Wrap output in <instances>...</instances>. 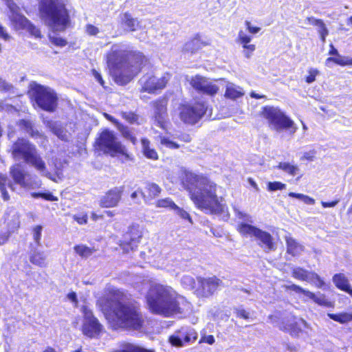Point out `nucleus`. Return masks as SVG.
I'll use <instances>...</instances> for the list:
<instances>
[{
    "mask_svg": "<svg viewBox=\"0 0 352 352\" xmlns=\"http://www.w3.org/2000/svg\"><path fill=\"white\" fill-rule=\"evenodd\" d=\"M122 20L130 31H135L139 26V22L137 19L132 18L128 13H125L123 15Z\"/></svg>",
    "mask_w": 352,
    "mask_h": 352,
    "instance_id": "nucleus-36",
    "label": "nucleus"
},
{
    "mask_svg": "<svg viewBox=\"0 0 352 352\" xmlns=\"http://www.w3.org/2000/svg\"><path fill=\"white\" fill-rule=\"evenodd\" d=\"M308 76L306 77V82L309 84L316 80V77L320 74V72L315 68H310L308 70Z\"/></svg>",
    "mask_w": 352,
    "mask_h": 352,
    "instance_id": "nucleus-50",
    "label": "nucleus"
},
{
    "mask_svg": "<svg viewBox=\"0 0 352 352\" xmlns=\"http://www.w3.org/2000/svg\"><path fill=\"white\" fill-rule=\"evenodd\" d=\"M74 219L79 224H86L87 223V214L83 213L75 214L74 215Z\"/></svg>",
    "mask_w": 352,
    "mask_h": 352,
    "instance_id": "nucleus-57",
    "label": "nucleus"
},
{
    "mask_svg": "<svg viewBox=\"0 0 352 352\" xmlns=\"http://www.w3.org/2000/svg\"><path fill=\"white\" fill-rule=\"evenodd\" d=\"M184 173L182 183L195 206L205 213L218 214L220 204L217 195V184L203 175L186 171Z\"/></svg>",
    "mask_w": 352,
    "mask_h": 352,
    "instance_id": "nucleus-2",
    "label": "nucleus"
},
{
    "mask_svg": "<svg viewBox=\"0 0 352 352\" xmlns=\"http://www.w3.org/2000/svg\"><path fill=\"white\" fill-rule=\"evenodd\" d=\"M287 330L292 336L304 337L309 335L311 328L305 320L298 318L288 325Z\"/></svg>",
    "mask_w": 352,
    "mask_h": 352,
    "instance_id": "nucleus-24",
    "label": "nucleus"
},
{
    "mask_svg": "<svg viewBox=\"0 0 352 352\" xmlns=\"http://www.w3.org/2000/svg\"><path fill=\"white\" fill-rule=\"evenodd\" d=\"M252 37L245 31L240 30L238 33L237 42L239 44H248L250 43Z\"/></svg>",
    "mask_w": 352,
    "mask_h": 352,
    "instance_id": "nucleus-46",
    "label": "nucleus"
},
{
    "mask_svg": "<svg viewBox=\"0 0 352 352\" xmlns=\"http://www.w3.org/2000/svg\"><path fill=\"white\" fill-rule=\"evenodd\" d=\"M139 195H141L144 198L145 202L147 201L146 196L144 195V193L142 192L141 189H138L136 191L133 192L131 195V197L132 199L135 200Z\"/></svg>",
    "mask_w": 352,
    "mask_h": 352,
    "instance_id": "nucleus-60",
    "label": "nucleus"
},
{
    "mask_svg": "<svg viewBox=\"0 0 352 352\" xmlns=\"http://www.w3.org/2000/svg\"><path fill=\"white\" fill-rule=\"evenodd\" d=\"M338 202H339L338 200L333 201L331 202L322 201L321 204L324 208H332V207L336 206Z\"/></svg>",
    "mask_w": 352,
    "mask_h": 352,
    "instance_id": "nucleus-64",
    "label": "nucleus"
},
{
    "mask_svg": "<svg viewBox=\"0 0 352 352\" xmlns=\"http://www.w3.org/2000/svg\"><path fill=\"white\" fill-rule=\"evenodd\" d=\"M239 232L243 234L254 236L259 241V245L267 252L274 250L275 245L271 234L249 224L242 223L239 227Z\"/></svg>",
    "mask_w": 352,
    "mask_h": 352,
    "instance_id": "nucleus-10",
    "label": "nucleus"
},
{
    "mask_svg": "<svg viewBox=\"0 0 352 352\" xmlns=\"http://www.w3.org/2000/svg\"><path fill=\"white\" fill-rule=\"evenodd\" d=\"M197 339V333L190 327H183L169 337L172 346L181 347L184 343H188Z\"/></svg>",
    "mask_w": 352,
    "mask_h": 352,
    "instance_id": "nucleus-17",
    "label": "nucleus"
},
{
    "mask_svg": "<svg viewBox=\"0 0 352 352\" xmlns=\"http://www.w3.org/2000/svg\"><path fill=\"white\" fill-rule=\"evenodd\" d=\"M234 313L238 318L248 320L250 318V313L242 307L234 308Z\"/></svg>",
    "mask_w": 352,
    "mask_h": 352,
    "instance_id": "nucleus-49",
    "label": "nucleus"
},
{
    "mask_svg": "<svg viewBox=\"0 0 352 352\" xmlns=\"http://www.w3.org/2000/svg\"><path fill=\"white\" fill-rule=\"evenodd\" d=\"M160 144L165 148L170 149H177L179 148V145L177 142L171 140L168 138L160 136Z\"/></svg>",
    "mask_w": 352,
    "mask_h": 352,
    "instance_id": "nucleus-43",
    "label": "nucleus"
},
{
    "mask_svg": "<svg viewBox=\"0 0 352 352\" xmlns=\"http://www.w3.org/2000/svg\"><path fill=\"white\" fill-rule=\"evenodd\" d=\"M243 49H244V51H243V54H244V56L249 58H250V56H252V53L256 50V46L255 45H253V44H241Z\"/></svg>",
    "mask_w": 352,
    "mask_h": 352,
    "instance_id": "nucleus-52",
    "label": "nucleus"
},
{
    "mask_svg": "<svg viewBox=\"0 0 352 352\" xmlns=\"http://www.w3.org/2000/svg\"><path fill=\"white\" fill-rule=\"evenodd\" d=\"M327 316L333 320L338 322L340 324H346L352 322V313L341 312L339 314L328 313Z\"/></svg>",
    "mask_w": 352,
    "mask_h": 352,
    "instance_id": "nucleus-32",
    "label": "nucleus"
},
{
    "mask_svg": "<svg viewBox=\"0 0 352 352\" xmlns=\"http://www.w3.org/2000/svg\"><path fill=\"white\" fill-rule=\"evenodd\" d=\"M146 189L148 192L146 197L147 201L151 199H154L160 195L162 192V188L155 183H149L146 185Z\"/></svg>",
    "mask_w": 352,
    "mask_h": 352,
    "instance_id": "nucleus-37",
    "label": "nucleus"
},
{
    "mask_svg": "<svg viewBox=\"0 0 352 352\" xmlns=\"http://www.w3.org/2000/svg\"><path fill=\"white\" fill-rule=\"evenodd\" d=\"M11 14L10 16L12 25L16 30H26L31 35L35 38H41V31L36 26L32 25L27 18L21 14L19 12V8L13 2L8 3Z\"/></svg>",
    "mask_w": 352,
    "mask_h": 352,
    "instance_id": "nucleus-9",
    "label": "nucleus"
},
{
    "mask_svg": "<svg viewBox=\"0 0 352 352\" xmlns=\"http://www.w3.org/2000/svg\"><path fill=\"white\" fill-rule=\"evenodd\" d=\"M46 124L60 140L65 142L70 140L71 133L68 132L60 123L54 121H47Z\"/></svg>",
    "mask_w": 352,
    "mask_h": 352,
    "instance_id": "nucleus-25",
    "label": "nucleus"
},
{
    "mask_svg": "<svg viewBox=\"0 0 352 352\" xmlns=\"http://www.w3.org/2000/svg\"><path fill=\"white\" fill-rule=\"evenodd\" d=\"M286 188V185L280 182H270L267 183V188L269 191H275L278 190H283Z\"/></svg>",
    "mask_w": 352,
    "mask_h": 352,
    "instance_id": "nucleus-47",
    "label": "nucleus"
},
{
    "mask_svg": "<svg viewBox=\"0 0 352 352\" xmlns=\"http://www.w3.org/2000/svg\"><path fill=\"white\" fill-rule=\"evenodd\" d=\"M201 46V43L200 40L197 38H195L191 41L187 42L184 45V50L187 52H190L192 53L198 50Z\"/></svg>",
    "mask_w": 352,
    "mask_h": 352,
    "instance_id": "nucleus-42",
    "label": "nucleus"
},
{
    "mask_svg": "<svg viewBox=\"0 0 352 352\" xmlns=\"http://www.w3.org/2000/svg\"><path fill=\"white\" fill-rule=\"evenodd\" d=\"M118 129L124 138L131 141L133 144H135L137 139L133 132L129 127L124 126L123 125H119Z\"/></svg>",
    "mask_w": 352,
    "mask_h": 352,
    "instance_id": "nucleus-40",
    "label": "nucleus"
},
{
    "mask_svg": "<svg viewBox=\"0 0 352 352\" xmlns=\"http://www.w3.org/2000/svg\"><path fill=\"white\" fill-rule=\"evenodd\" d=\"M206 111V106L204 102L185 104L180 107L179 117L184 123L195 124L204 116Z\"/></svg>",
    "mask_w": 352,
    "mask_h": 352,
    "instance_id": "nucleus-11",
    "label": "nucleus"
},
{
    "mask_svg": "<svg viewBox=\"0 0 352 352\" xmlns=\"http://www.w3.org/2000/svg\"><path fill=\"white\" fill-rule=\"evenodd\" d=\"M13 89L12 84L0 78V90L5 92H10Z\"/></svg>",
    "mask_w": 352,
    "mask_h": 352,
    "instance_id": "nucleus-55",
    "label": "nucleus"
},
{
    "mask_svg": "<svg viewBox=\"0 0 352 352\" xmlns=\"http://www.w3.org/2000/svg\"><path fill=\"white\" fill-rule=\"evenodd\" d=\"M190 84L198 91L211 96L215 94L219 89L218 86L212 81L199 75L192 77Z\"/></svg>",
    "mask_w": 352,
    "mask_h": 352,
    "instance_id": "nucleus-19",
    "label": "nucleus"
},
{
    "mask_svg": "<svg viewBox=\"0 0 352 352\" xmlns=\"http://www.w3.org/2000/svg\"><path fill=\"white\" fill-rule=\"evenodd\" d=\"M122 294L117 292L110 300H107V307L102 310L111 328L119 329H140L144 322V318L138 308L131 303L125 302L122 298Z\"/></svg>",
    "mask_w": 352,
    "mask_h": 352,
    "instance_id": "nucleus-3",
    "label": "nucleus"
},
{
    "mask_svg": "<svg viewBox=\"0 0 352 352\" xmlns=\"http://www.w3.org/2000/svg\"><path fill=\"white\" fill-rule=\"evenodd\" d=\"M31 89L36 104L41 109L47 111H54L57 97L51 89L34 83L32 85Z\"/></svg>",
    "mask_w": 352,
    "mask_h": 352,
    "instance_id": "nucleus-8",
    "label": "nucleus"
},
{
    "mask_svg": "<svg viewBox=\"0 0 352 352\" xmlns=\"http://www.w3.org/2000/svg\"><path fill=\"white\" fill-rule=\"evenodd\" d=\"M86 32L90 36H96L99 33V29L91 24H88L85 28Z\"/></svg>",
    "mask_w": 352,
    "mask_h": 352,
    "instance_id": "nucleus-58",
    "label": "nucleus"
},
{
    "mask_svg": "<svg viewBox=\"0 0 352 352\" xmlns=\"http://www.w3.org/2000/svg\"><path fill=\"white\" fill-rule=\"evenodd\" d=\"M96 144L100 151L112 157L120 154L129 159V155L127 153L125 147L118 140L113 132L111 131H103L97 139Z\"/></svg>",
    "mask_w": 352,
    "mask_h": 352,
    "instance_id": "nucleus-7",
    "label": "nucleus"
},
{
    "mask_svg": "<svg viewBox=\"0 0 352 352\" xmlns=\"http://www.w3.org/2000/svg\"><path fill=\"white\" fill-rule=\"evenodd\" d=\"M19 126L23 129L27 133H28L32 138H44V136L38 131L34 130L33 128L32 123L30 121L25 120H21L18 122Z\"/></svg>",
    "mask_w": 352,
    "mask_h": 352,
    "instance_id": "nucleus-29",
    "label": "nucleus"
},
{
    "mask_svg": "<svg viewBox=\"0 0 352 352\" xmlns=\"http://www.w3.org/2000/svg\"><path fill=\"white\" fill-rule=\"evenodd\" d=\"M169 80L170 75L168 74H164L161 77L153 74H146L139 80L140 91L154 94L157 90L164 89Z\"/></svg>",
    "mask_w": 352,
    "mask_h": 352,
    "instance_id": "nucleus-12",
    "label": "nucleus"
},
{
    "mask_svg": "<svg viewBox=\"0 0 352 352\" xmlns=\"http://www.w3.org/2000/svg\"><path fill=\"white\" fill-rule=\"evenodd\" d=\"M245 25L246 26L247 30L250 34H257L261 30V28L252 26L251 23L248 21H245Z\"/></svg>",
    "mask_w": 352,
    "mask_h": 352,
    "instance_id": "nucleus-59",
    "label": "nucleus"
},
{
    "mask_svg": "<svg viewBox=\"0 0 352 352\" xmlns=\"http://www.w3.org/2000/svg\"><path fill=\"white\" fill-rule=\"evenodd\" d=\"M199 287L196 289L197 294L200 296H208L217 288L218 282L215 277L208 278H198Z\"/></svg>",
    "mask_w": 352,
    "mask_h": 352,
    "instance_id": "nucleus-20",
    "label": "nucleus"
},
{
    "mask_svg": "<svg viewBox=\"0 0 352 352\" xmlns=\"http://www.w3.org/2000/svg\"><path fill=\"white\" fill-rule=\"evenodd\" d=\"M25 162L33 166L41 174V175L45 176L52 180H54L52 174L47 170L45 162L38 153L37 149Z\"/></svg>",
    "mask_w": 352,
    "mask_h": 352,
    "instance_id": "nucleus-23",
    "label": "nucleus"
},
{
    "mask_svg": "<svg viewBox=\"0 0 352 352\" xmlns=\"http://www.w3.org/2000/svg\"><path fill=\"white\" fill-rule=\"evenodd\" d=\"M287 252L294 256H298L305 250V247L290 236H285Z\"/></svg>",
    "mask_w": 352,
    "mask_h": 352,
    "instance_id": "nucleus-27",
    "label": "nucleus"
},
{
    "mask_svg": "<svg viewBox=\"0 0 352 352\" xmlns=\"http://www.w3.org/2000/svg\"><path fill=\"white\" fill-rule=\"evenodd\" d=\"M292 276L302 281L314 283L318 288H322L325 285L324 280L321 279L318 274L314 272L306 270L300 267L293 268Z\"/></svg>",
    "mask_w": 352,
    "mask_h": 352,
    "instance_id": "nucleus-18",
    "label": "nucleus"
},
{
    "mask_svg": "<svg viewBox=\"0 0 352 352\" xmlns=\"http://www.w3.org/2000/svg\"><path fill=\"white\" fill-rule=\"evenodd\" d=\"M345 58L346 56H342L339 54L337 57H329L327 58L325 64L326 65H329L330 62H333L339 65L345 66Z\"/></svg>",
    "mask_w": 352,
    "mask_h": 352,
    "instance_id": "nucleus-48",
    "label": "nucleus"
},
{
    "mask_svg": "<svg viewBox=\"0 0 352 352\" xmlns=\"http://www.w3.org/2000/svg\"><path fill=\"white\" fill-rule=\"evenodd\" d=\"M285 287L287 290L293 291L297 294H303L305 296H307V292H309V290H306L295 284H292L290 285L285 286Z\"/></svg>",
    "mask_w": 352,
    "mask_h": 352,
    "instance_id": "nucleus-53",
    "label": "nucleus"
},
{
    "mask_svg": "<svg viewBox=\"0 0 352 352\" xmlns=\"http://www.w3.org/2000/svg\"><path fill=\"white\" fill-rule=\"evenodd\" d=\"M36 150V146L24 138H18L10 148L12 156L15 160H23L25 162Z\"/></svg>",
    "mask_w": 352,
    "mask_h": 352,
    "instance_id": "nucleus-15",
    "label": "nucleus"
},
{
    "mask_svg": "<svg viewBox=\"0 0 352 352\" xmlns=\"http://www.w3.org/2000/svg\"><path fill=\"white\" fill-rule=\"evenodd\" d=\"M7 184H8L9 186L12 188V184H10V181L8 180V177L6 175L0 173V190L1 192L2 197L5 201H7L10 199L8 193L6 192L5 189V186Z\"/></svg>",
    "mask_w": 352,
    "mask_h": 352,
    "instance_id": "nucleus-41",
    "label": "nucleus"
},
{
    "mask_svg": "<svg viewBox=\"0 0 352 352\" xmlns=\"http://www.w3.org/2000/svg\"><path fill=\"white\" fill-rule=\"evenodd\" d=\"M146 298L148 307L153 314L169 316L182 312L181 305L184 299L170 286L152 283Z\"/></svg>",
    "mask_w": 352,
    "mask_h": 352,
    "instance_id": "nucleus-4",
    "label": "nucleus"
},
{
    "mask_svg": "<svg viewBox=\"0 0 352 352\" xmlns=\"http://www.w3.org/2000/svg\"><path fill=\"white\" fill-rule=\"evenodd\" d=\"M155 206L157 208H164L169 210H175V208H177V206L174 203V201L170 197H166L164 199H158L155 202Z\"/></svg>",
    "mask_w": 352,
    "mask_h": 352,
    "instance_id": "nucleus-38",
    "label": "nucleus"
},
{
    "mask_svg": "<svg viewBox=\"0 0 352 352\" xmlns=\"http://www.w3.org/2000/svg\"><path fill=\"white\" fill-rule=\"evenodd\" d=\"M66 0H41L40 12L45 24L53 32L49 34L50 42L58 47H65V39L55 35L56 32L64 31L69 22L67 10L65 8Z\"/></svg>",
    "mask_w": 352,
    "mask_h": 352,
    "instance_id": "nucleus-5",
    "label": "nucleus"
},
{
    "mask_svg": "<svg viewBox=\"0 0 352 352\" xmlns=\"http://www.w3.org/2000/svg\"><path fill=\"white\" fill-rule=\"evenodd\" d=\"M82 310L83 313L82 325L83 334L91 338L98 337L103 330V326L87 307L84 306Z\"/></svg>",
    "mask_w": 352,
    "mask_h": 352,
    "instance_id": "nucleus-13",
    "label": "nucleus"
},
{
    "mask_svg": "<svg viewBox=\"0 0 352 352\" xmlns=\"http://www.w3.org/2000/svg\"><path fill=\"white\" fill-rule=\"evenodd\" d=\"M174 210L181 218L184 219H188L190 222H192L190 214L184 209L180 208L179 207L177 206V208H175Z\"/></svg>",
    "mask_w": 352,
    "mask_h": 352,
    "instance_id": "nucleus-56",
    "label": "nucleus"
},
{
    "mask_svg": "<svg viewBox=\"0 0 352 352\" xmlns=\"http://www.w3.org/2000/svg\"><path fill=\"white\" fill-rule=\"evenodd\" d=\"M181 283L185 288L192 289L195 288V281L192 276L184 275L181 279Z\"/></svg>",
    "mask_w": 352,
    "mask_h": 352,
    "instance_id": "nucleus-44",
    "label": "nucleus"
},
{
    "mask_svg": "<svg viewBox=\"0 0 352 352\" xmlns=\"http://www.w3.org/2000/svg\"><path fill=\"white\" fill-rule=\"evenodd\" d=\"M199 342H206L209 344H212L214 342L213 336H204L201 338Z\"/></svg>",
    "mask_w": 352,
    "mask_h": 352,
    "instance_id": "nucleus-62",
    "label": "nucleus"
},
{
    "mask_svg": "<svg viewBox=\"0 0 352 352\" xmlns=\"http://www.w3.org/2000/svg\"><path fill=\"white\" fill-rule=\"evenodd\" d=\"M141 238L142 232L140 226L133 225L129 227L128 231L123 235L120 246L123 250V252L129 253L130 250H133L138 247Z\"/></svg>",
    "mask_w": 352,
    "mask_h": 352,
    "instance_id": "nucleus-16",
    "label": "nucleus"
},
{
    "mask_svg": "<svg viewBox=\"0 0 352 352\" xmlns=\"http://www.w3.org/2000/svg\"><path fill=\"white\" fill-rule=\"evenodd\" d=\"M141 143L142 146L143 154L146 158L153 160H156L158 159L157 153L154 148H152L150 146V141L148 139H142Z\"/></svg>",
    "mask_w": 352,
    "mask_h": 352,
    "instance_id": "nucleus-31",
    "label": "nucleus"
},
{
    "mask_svg": "<svg viewBox=\"0 0 352 352\" xmlns=\"http://www.w3.org/2000/svg\"><path fill=\"white\" fill-rule=\"evenodd\" d=\"M32 196L34 198L41 197L47 201H57V197H54L51 193H40V192H34L32 194Z\"/></svg>",
    "mask_w": 352,
    "mask_h": 352,
    "instance_id": "nucleus-51",
    "label": "nucleus"
},
{
    "mask_svg": "<svg viewBox=\"0 0 352 352\" xmlns=\"http://www.w3.org/2000/svg\"><path fill=\"white\" fill-rule=\"evenodd\" d=\"M262 115L267 120L271 129L277 132H280L283 129H291V133L296 131L297 128L294 122L276 107H264Z\"/></svg>",
    "mask_w": 352,
    "mask_h": 352,
    "instance_id": "nucleus-6",
    "label": "nucleus"
},
{
    "mask_svg": "<svg viewBox=\"0 0 352 352\" xmlns=\"http://www.w3.org/2000/svg\"><path fill=\"white\" fill-rule=\"evenodd\" d=\"M122 191V188H114L109 190L100 198V206L102 208L116 206L121 199Z\"/></svg>",
    "mask_w": 352,
    "mask_h": 352,
    "instance_id": "nucleus-22",
    "label": "nucleus"
},
{
    "mask_svg": "<svg viewBox=\"0 0 352 352\" xmlns=\"http://www.w3.org/2000/svg\"><path fill=\"white\" fill-rule=\"evenodd\" d=\"M278 168L292 176H295L299 173L300 169L297 165L291 164L289 162H280Z\"/></svg>",
    "mask_w": 352,
    "mask_h": 352,
    "instance_id": "nucleus-35",
    "label": "nucleus"
},
{
    "mask_svg": "<svg viewBox=\"0 0 352 352\" xmlns=\"http://www.w3.org/2000/svg\"><path fill=\"white\" fill-rule=\"evenodd\" d=\"M243 90L240 87L230 82L226 85V89L225 92V96L226 98L235 100L243 96Z\"/></svg>",
    "mask_w": 352,
    "mask_h": 352,
    "instance_id": "nucleus-30",
    "label": "nucleus"
},
{
    "mask_svg": "<svg viewBox=\"0 0 352 352\" xmlns=\"http://www.w3.org/2000/svg\"><path fill=\"white\" fill-rule=\"evenodd\" d=\"M306 21L308 22L309 24L315 25L316 27L318 26V25L321 23L322 21L321 19H317L313 16L307 17Z\"/></svg>",
    "mask_w": 352,
    "mask_h": 352,
    "instance_id": "nucleus-63",
    "label": "nucleus"
},
{
    "mask_svg": "<svg viewBox=\"0 0 352 352\" xmlns=\"http://www.w3.org/2000/svg\"><path fill=\"white\" fill-rule=\"evenodd\" d=\"M166 99H160L153 102L154 120L157 125L164 129L166 123Z\"/></svg>",
    "mask_w": 352,
    "mask_h": 352,
    "instance_id": "nucleus-21",
    "label": "nucleus"
},
{
    "mask_svg": "<svg viewBox=\"0 0 352 352\" xmlns=\"http://www.w3.org/2000/svg\"><path fill=\"white\" fill-rule=\"evenodd\" d=\"M10 174L14 182L23 188H35L41 186V182L27 173L21 164L12 166Z\"/></svg>",
    "mask_w": 352,
    "mask_h": 352,
    "instance_id": "nucleus-14",
    "label": "nucleus"
},
{
    "mask_svg": "<svg viewBox=\"0 0 352 352\" xmlns=\"http://www.w3.org/2000/svg\"><path fill=\"white\" fill-rule=\"evenodd\" d=\"M47 255L44 252H34L30 256V262L39 267H45L46 265Z\"/></svg>",
    "mask_w": 352,
    "mask_h": 352,
    "instance_id": "nucleus-33",
    "label": "nucleus"
},
{
    "mask_svg": "<svg viewBox=\"0 0 352 352\" xmlns=\"http://www.w3.org/2000/svg\"><path fill=\"white\" fill-rule=\"evenodd\" d=\"M75 252L82 258L90 256L96 250L84 245H78L74 247Z\"/></svg>",
    "mask_w": 352,
    "mask_h": 352,
    "instance_id": "nucleus-39",
    "label": "nucleus"
},
{
    "mask_svg": "<svg viewBox=\"0 0 352 352\" xmlns=\"http://www.w3.org/2000/svg\"><path fill=\"white\" fill-rule=\"evenodd\" d=\"M122 116L131 124H140L139 116L133 112H122Z\"/></svg>",
    "mask_w": 352,
    "mask_h": 352,
    "instance_id": "nucleus-45",
    "label": "nucleus"
},
{
    "mask_svg": "<svg viewBox=\"0 0 352 352\" xmlns=\"http://www.w3.org/2000/svg\"><path fill=\"white\" fill-rule=\"evenodd\" d=\"M318 32L319 33V34H329V30L327 28L325 24L324 23V22L322 21H321V23H320L318 25Z\"/></svg>",
    "mask_w": 352,
    "mask_h": 352,
    "instance_id": "nucleus-61",
    "label": "nucleus"
},
{
    "mask_svg": "<svg viewBox=\"0 0 352 352\" xmlns=\"http://www.w3.org/2000/svg\"><path fill=\"white\" fill-rule=\"evenodd\" d=\"M332 280L337 288L348 293L352 297V287L345 274H336L333 276Z\"/></svg>",
    "mask_w": 352,
    "mask_h": 352,
    "instance_id": "nucleus-26",
    "label": "nucleus"
},
{
    "mask_svg": "<svg viewBox=\"0 0 352 352\" xmlns=\"http://www.w3.org/2000/svg\"><path fill=\"white\" fill-rule=\"evenodd\" d=\"M42 230L43 228L41 226H36L33 229V238L38 245H39L41 242Z\"/></svg>",
    "mask_w": 352,
    "mask_h": 352,
    "instance_id": "nucleus-54",
    "label": "nucleus"
},
{
    "mask_svg": "<svg viewBox=\"0 0 352 352\" xmlns=\"http://www.w3.org/2000/svg\"><path fill=\"white\" fill-rule=\"evenodd\" d=\"M114 352H154L152 350H148L144 349L140 346L131 344V343H124L121 347Z\"/></svg>",
    "mask_w": 352,
    "mask_h": 352,
    "instance_id": "nucleus-34",
    "label": "nucleus"
},
{
    "mask_svg": "<svg viewBox=\"0 0 352 352\" xmlns=\"http://www.w3.org/2000/svg\"><path fill=\"white\" fill-rule=\"evenodd\" d=\"M146 59L142 53L132 51L129 46L113 45L107 55L110 74L116 83L126 85L136 76Z\"/></svg>",
    "mask_w": 352,
    "mask_h": 352,
    "instance_id": "nucleus-1",
    "label": "nucleus"
},
{
    "mask_svg": "<svg viewBox=\"0 0 352 352\" xmlns=\"http://www.w3.org/2000/svg\"><path fill=\"white\" fill-rule=\"evenodd\" d=\"M307 297L313 300L316 304L325 307H333L334 302L330 301L324 294L318 292L317 294L311 292H307Z\"/></svg>",
    "mask_w": 352,
    "mask_h": 352,
    "instance_id": "nucleus-28",
    "label": "nucleus"
}]
</instances>
